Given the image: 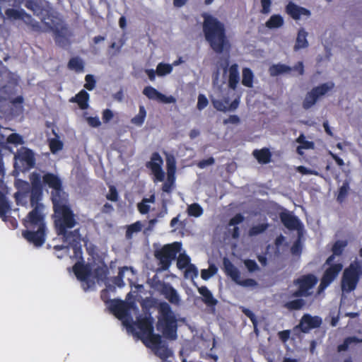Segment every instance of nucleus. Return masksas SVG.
<instances>
[{
  "label": "nucleus",
  "instance_id": "f257e3e1",
  "mask_svg": "<svg viewBox=\"0 0 362 362\" xmlns=\"http://www.w3.org/2000/svg\"><path fill=\"white\" fill-rule=\"evenodd\" d=\"M202 28L205 40L213 51L221 54L229 50L230 44L222 22L213 16L205 14Z\"/></svg>",
  "mask_w": 362,
  "mask_h": 362
},
{
  "label": "nucleus",
  "instance_id": "f03ea898",
  "mask_svg": "<svg viewBox=\"0 0 362 362\" xmlns=\"http://www.w3.org/2000/svg\"><path fill=\"white\" fill-rule=\"evenodd\" d=\"M52 219L56 233L62 239H69L72 230L78 224V216L64 201L54 202Z\"/></svg>",
  "mask_w": 362,
  "mask_h": 362
},
{
  "label": "nucleus",
  "instance_id": "7ed1b4c3",
  "mask_svg": "<svg viewBox=\"0 0 362 362\" xmlns=\"http://www.w3.org/2000/svg\"><path fill=\"white\" fill-rule=\"evenodd\" d=\"M158 316L156 329L168 339L175 340L177 337V320L170 305L166 302H160L158 307Z\"/></svg>",
  "mask_w": 362,
  "mask_h": 362
},
{
  "label": "nucleus",
  "instance_id": "20e7f679",
  "mask_svg": "<svg viewBox=\"0 0 362 362\" xmlns=\"http://www.w3.org/2000/svg\"><path fill=\"white\" fill-rule=\"evenodd\" d=\"M181 249L182 243L180 242H174L164 245L160 249L156 250L154 256L159 262L160 269L163 271L168 270L172 262L176 259Z\"/></svg>",
  "mask_w": 362,
  "mask_h": 362
},
{
  "label": "nucleus",
  "instance_id": "39448f33",
  "mask_svg": "<svg viewBox=\"0 0 362 362\" xmlns=\"http://www.w3.org/2000/svg\"><path fill=\"white\" fill-rule=\"evenodd\" d=\"M362 276V265L358 262H354L346 267L341 279V288L346 293L354 291Z\"/></svg>",
  "mask_w": 362,
  "mask_h": 362
},
{
  "label": "nucleus",
  "instance_id": "423d86ee",
  "mask_svg": "<svg viewBox=\"0 0 362 362\" xmlns=\"http://www.w3.org/2000/svg\"><path fill=\"white\" fill-rule=\"evenodd\" d=\"M136 327L140 330L139 338L144 344L151 341L158 344L160 340V335L153 333V318L149 316H139L136 319Z\"/></svg>",
  "mask_w": 362,
  "mask_h": 362
},
{
  "label": "nucleus",
  "instance_id": "0eeeda50",
  "mask_svg": "<svg viewBox=\"0 0 362 362\" xmlns=\"http://www.w3.org/2000/svg\"><path fill=\"white\" fill-rule=\"evenodd\" d=\"M318 279L313 274H303L293 280V284L298 288L291 294V297H308L313 294L311 290L317 284Z\"/></svg>",
  "mask_w": 362,
  "mask_h": 362
},
{
  "label": "nucleus",
  "instance_id": "6e6552de",
  "mask_svg": "<svg viewBox=\"0 0 362 362\" xmlns=\"http://www.w3.org/2000/svg\"><path fill=\"white\" fill-rule=\"evenodd\" d=\"M223 269L226 275L238 285L244 287H254L257 285V282L253 279H241L240 272L228 257L223 259Z\"/></svg>",
  "mask_w": 362,
  "mask_h": 362
},
{
  "label": "nucleus",
  "instance_id": "1a4fd4ad",
  "mask_svg": "<svg viewBox=\"0 0 362 362\" xmlns=\"http://www.w3.org/2000/svg\"><path fill=\"white\" fill-rule=\"evenodd\" d=\"M45 185L52 189L51 199L52 204L59 201H65V193L63 190L61 179L56 175L47 173L42 177Z\"/></svg>",
  "mask_w": 362,
  "mask_h": 362
},
{
  "label": "nucleus",
  "instance_id": "9d476101",
  "mask_svg": "<svg viewBox=\"0 0 362 362\" xmlns=\"http://www.w3.org/2000/svg\"><path fill=\"white\" fill-rule=\"evenodd\" d=\"M23 4L34 15L41 17L42 21L54 17L55 11L47 2L44 4L41 0H23Z\"/></svg>",
  "mask_w": 362,
  "mask_h": 362
},
{
  "label": "nucleus",
  "instance_id": "9b49d317",
  "mask_svg": "<svg viewBox=\"0 0 362 362\" xmlns=\"http://www.w3.org/2000/svg\"><path fill=\"white\" fill-rule=\"evenodd\" d=\"M52 26L50 29L53 31L54 35V41L59 45H64L67 41V37L70 35V30L66 24L64 23L62 18L57 16V13H54V17L49 18Z\"/></svg>",
  "mask_w": 362,
  "mask_h": 362
},
{
  "label": "nucleus",
  "instance_id": "f8f14e48",
  "mask_svg": "<svg viewBox=\"0 0 362 362\" xmlns=\"http://www.w3.org/2000/svg\"><path fill=\"white\" fill-rule=\"evenodd\" d=\"M334 86L332 82L325 83L316 87H314L310 92H308L303 102V107L305 110L310 109L313 106L317 100L325 95L327 93L331 90Z\"/></svg>",
  "mask_w": 362,
  "mask_h": 362
},
{
  "label": "nucleus",
  "instance_id": "ddd939ff",
  "mask_svg": "<svg viewBox=\"0 0 362 362\" xmlns=\"http://www.w3.org/2000/svg\"><path fill=\"white\" fill-rule=\"evenodd\" d=\"M26 217L23 219V225L28 229H35V228H46L45 221L44 208L40 205L33 207Z\"/></svg>",
  "mask_w": 362,
  "mask_h": 362
},
{
  "label": "nucleus",
  "instance_id": "4468645a",
  "mask_svg": "<svg viewBox=\"0 0 362 362\" xmlns=\"http://www.w3.org/2000/svg\"><path fill=\"white\" fill-rule=\"evenodd\" d=\"M42 188H30V185L28 182H23V187L22 190L16 193V197L18 200L20 198H26L30 194V203L32 207H35L38 205L41 206V208H44V205L40 203L42 199Z\"/></svg>",
  "mask_w": 362,
  "mask_h": 362
},
{
  "label": "nucleus",
  "instance_id": "2eb2a0df",
  "mask_svg": "<svg viewBox=\"0 0 362 362\" xmlns=\"http://www.w3.org/2000/svg\"><path fill=\"white\" fill-rule=\"evenodd\" d=\"M69 239L62 240L63 243H66V250L69 247L73 249L74 257L78 259L83 260V251L81 247V235L80 233V228L74 229L70 233Z\"/></svg>",
  "mask_w": 362,
  "mask_h": 362
},
{
  "label": "nucleus",
  "instance_id": "dca6fc26",
  "mask_svg": "<svg viewBox=\"0 0 362 362\" xmlns=\"http://www.w3.org/2000/svg\"><path fill=\"white\" fill-rule=\"evenodd\" d=\"M163 158L158 152H154L151 156V160L146 163L147 168L150 169L155 177V180L163 182L165 178V173L162 169Z\"/></svg>",
  "mask_w": 362,
  "mask_h": 362
},
{
  "label": "nucleus",
  "instance_id": "f3484780",
  "mask_svg": "<svg viewBox=\"0 0 362 362\" xmlns=\"http://www.w3.org/2000/svg\"><path fill=\"white\" fill-rule=\"evenodd\" d=\"M23 237L35 247H41L45 242L46 228H35L22 231Z\"/></svg>",
  "mask_w": 362,
  "mask_h": 362
},
{
  "label": "nucleus",
  "instance_id": "a211bd4d",
  "mask_svg": "<svg viewBox=\"0 0 362 362\" xmlns=\"http://www.w3.org/2000/svg\"><path fill=\"white\" fill-rule=\"evenodd\" d=\"M343 265L341 263L332 264L324 272L319 286L320 290L327 288L338 276L342 270Z\"/></svg>",
  "mask_w": 362,
  "mask_h": 362
},
{
  "label": "nucleus",
  "instance_id": "6ab92c4d",
  "mask_svg": "<svg viewBox=\"0 0 362 362\" xmlns=\"http://www.w3.org/2000/svg\"><path fill=\"white\" fill-rule=\"evenodd\" d=\"M159 291L164 296L170 303L179 305L180 304V297L177 290L170 284L164 281H158Z\"/></svg>",
  "mask_w": 362,
  "mask_h": 362
},
{
  "label": "nucleus",
  "instance_id": "aec40b11",
  "mask_svg": "<svg viewBox=\"0 0 362 362\" xmlns=\"http://www.w3.org/2000/svg\"><path fill=\"white\" fill-rule=\"evenodd\" d=\"M228 65V59H226L225 62L221 64V67L225 74L228 70V86L230 88L235 90L240 81L238 65L233 64L229 68Z\"/></svg>",
  "mask_w": 362,
  "mask_h": 362
},
{
  "label": "nucleus",
  "instance_id": "412c9836",
  "mask_svg": "<svg viewBox=\"0 0 362 362\" xmlns=\"http://www.w3.org/2000/svg\"><path fill=\"white\" fill-rule=\"evenodd\" d=\"M321 324L322 319L319 316L304 314L300 319L298 326L302 332L308 333L310 329L319 327Z\"/></svg>",
  "mask_w": 362,
  "mask_h": 362
},
{
  "label": "nucleus",
  "instance_id": "4be33fe9",
  "mask_svg": "<svg viewBox=\"0 0 362 362\" xmlns=\"http://www.w3.org/2000/svg\"><path fill=\"white\" fill-rule=\"evenodd\" d=\"M143 94L150 100H156L163 103H174L176 101L173 96H166L151 86L144 88Z\"/></svg>",
  "mask_w": 362,
  "mask_h": 362
},
{
  "label": "nucleus",
  "instance_id": "5701e85b",
  "mask_svg": "<svg viewBox=\"0 0 362 362\" xmlns=\"http://www.w3.org/2000/svg\"><path fill=\"white\" fill-rule=\"evenodd\" d=\"M279 218L284 226L288 230H300L302 228L299 218L288 211L281 212Z\"/></svg>",
  "mask_w": 362,
  "mask_h": 362
},
{
  "label": "nucleus",
  "instance_id": "b1692460",
  "mask_svg": "<svg viewBox=\"0 0 362 362\" xmlns=\"http://www.w3.org/2000/svg\"><path fill=\"white\" fill-rule=\"evenodd\" d=\"M145 345L147 347L152 349L154 351L155 354L163 361H165L173 355V351L168 349L167 344L163 343L161 337L159 343L155 344L149 341Z\"/></svg>",
  "mask_w": 362,
  "mask_h": 362
},
{
  "label": "nucleus",
  "instance_id": "393cba45",
  "mask_svg": "<svg viewBox=\"0 0 362 362\" xmlns=\"http://www.w3.org/2000/svg\"><path fill=\"white\" fill-rule=\"evenodd\" d=\"M286 12L295 21L300 18L301 16H310L311 12L306 8L298 6L293 2H289L286 6Z\"/></svg>",
  "mask_w": 362,
  "mask_h": 362
},
{
  "label": "nucleus",
  "instance_id": "a878e982",
  "mask_svg": "<svg viewBox=\"0 0 362 362\" xmlns=\"http://www.w3.org/2000/svg\"><path fill=\"white\" fill-rule=\"evenodd\" d=\"M110 310L119 319L124 318L128 314L127 304L121 300H110Z\"/></svg>",
  "mask_w": 362,
  "mask_h": 362
},
{
  "label": "nucleus",
  "instance_id": "bb28decb",
  "mask_svg": "<svg viewBox=\"0 0 362 362\" xmlns=\"http://www.w3.org/2000/svg\"><path fill=\"white\" fill-rule=\"evenodd\" d=\"M15 158L18 159L23 165H25L26 168L30 169L35 166V158L34 153L29 148H23L17 156H15Z\"/></svg>",
  "mask_w": 362,
  "mask_h": 362
},
{
  "label": "nucleus",
  "instance_id": "cd10ccee",
  "mask_svg": "<svg viewBox=\"0 0 362 362\" xmlns=\"http://www.w3.org/2000/svg\"><path fill=\"white\" fill-rule=\"evenodd\" d=\"M198 292L202 296V301L209 308H214L218 300L214 297L211 291L206 286L197 287Z\"/></svg>",
  "mask_w": 362,
  "mask_h": 362
},
{
  "label": "nucleus",
  "instance_id": "c85d7f7f",
  "mask_svg": "<svg viewBox=\"0 0 362 362\" xmlns=\"http://www.w3.org/2000/svg\"><path fill=\"white\" fill-rule=\"evenodd\" d=\"M89 98L88 93L85 90H81L74 97H72L69 101L76 103L81 110H86L88 107Z\"/></svg>",
  "mask_w": 362,
  "mask_h": 362
},
{
  "label": "nucleus",
  "instance_id": "c756f323",
  "mask_svg": "<svg viewBox=\"0 0 362 362\" xmlns=\"http://www.w3.org/2000/svg\"><path fill=\"white\" fill-rule=\"evenodd\" d=\"M73 271L76 278L81 281H87L90 274L88 267L81 262H76L74 265Z\"/></svg>",
  "mask_w": 362,
  "mask_h": 362
},
{
  "label": "nucleus",
  "instance_id": "7c9ffc66",
  "mask_svg": "<svg viewBox=\"0 0 362 362\" xmlns=\"http://www.w3.org/2000/svg\"><path fill=\"white\" fill-rule=\"evenodd\" d=\"M252 155L261 164H267L270 163L272 159V153L268 148H263L259 150L255 149L253 151Z\"/></svg>",
  "mask_w": 362,
  "mask_h": 362
},
{
  "label": "nucleus",
  "instance_id": "2f4dec72",
  "mask_svg": "<svg viewBox=\"0 0 362 362\" xmlns=\"http://www.w3.org/2000/svg\"><path fill=\"white\" fill-rule=\"evenodd\" d=\"M292 71V67L284 64H276L272 65L269 71L272 76H277L283 74L290 73Z\"/></svg>",
  "mask_w": 362,
  "mask_h": 362
},
{
  "label": "nucleus",
  "instance_id": "473e14b6",
  "mask_svg": "<svg viewBox=\"0 0 362 362\" xmlns=\"http://www.w3.org/2000/svg\"><path fill=\"white\" fill-rule=\"evenodd\" d=\"M307 36L308 33L303 28H300L298 30L296 44L294 46L295 50H298L300 49L306 48L308 47Z\"/></svg>",
  "mask_w": 362,
  "mask_h": 362
},
{
  "label": "nucleus",
  "instance_id": "72a5a7b5",
  "mask_svg": "<svg viewBox=\"0 0 362 362\" xmlns=\"http://www.w3.org/2000/svg\"><path fill=\"white\" fill-rule=\"evenodd\" d=\"M296 142L300 144L296 148V152L300 156L303 155V149H311L314 148V143L313 141H306L303 134H300L296 139Z\"/></svg>",
  "mask_w": 362,
  "mask_h": 362
},
{
  "label": "nucleus",
  "instance_id": "f704fd0d",
  "mask_svg": "<svg viewBox=\"0 0 362 362\" xmlns=\"http://www.w3.org/2000/svg\"><path fill=\"white\" fill-rule=\"evenodd\" d=\"M68 69L74 70L77 73H81L84 71V62L78 57H71L67 64Z\"/></svg>",
  "mask_w": 362,
  "mask_h": 362
},
{
  "label": "nucleus",
  "instance_id": "c9c22d12",
  "mask_svg": "<svg viewBox=\"0 0 362 362\" xmlns=\"http://www.w3.org/2000/svg\"><path fill=\"white\" fill-rule=\"evenodd\" d=\"M305 304L306 302L304 299L301 298H298L297 299L286 302L284 304V308H286L290 311L299 310H301L305 305Z\"/></svg>",
  "mask_w": 362,
  "mask_h": 362
},
{
  "label": "nucleus",
  "instance_id": "e433bc0d",
  "mask_svg": "<svg viewBox=\"0 0 362 362\" xmlns=\"http://www.w3.org/2000/svg\"><path fill=\"white\" fill-rule=\"evenodd\" d=\"M284 18L281 15H272L266 22V26L269 29L278 28L283 25Z\"/></svg>",
  "mask_w": 362,
  "mask_h": 362
},
{
  "label": "nucleus",
  "instance_id": "4c0bfd02",
  "mask_svg": "<svg viewBox=\"0 0 362 362\" xmlns=\"http://www.w3.org/2000/svg\"><path fill=\"white\" fill-rule=\"evenodd\" d=\"M254 74L250 68H244L243 69L242 83L247 88L252 87Z\"/></svg>",
  "mask_w": 362,
  "mask_h": 362
},
{
  "label": "nucleus",
  "instance_id": "58836bf2",
  "mask_svg": "<svg viewBox=\"0 0 362 362\" xmlns=\"http://www.w3.org/2000/svg\"><path fill=\"white\" fill-rule=\"evenodd\" d=\"M146 117V109L144 105H140L139 113L131 119V123L136 126L141 127L144 124Z\"/></svg>",
  "mask_w": 362,
  "mask_h": 362
},
{
  "label": "nucleus",
  "instance_id": "ea45409f",
  "mask_svg": "<svg viewBox=\"0 0 362 362\" xmlns=\"http://www.w3.org/2000/svg\"><path fill=\"white\" fill-rule=\"evenodd\" d=\"M352 343H362V339H358L356 337H348L344 339L342 344L338 345L337 351L339 352L347 351L349 345Z\"/></svg>",
  "mask_w": 362,
  "mask_h": 362
},
{
  "label": "nucleus",
  "instance_id": "a19ab883",
  "mask_svg": "<svg viewBox=\"0 0 362 362\" xmlns=\"http://www.w3.org/2000/svg\"><path fill=\"white\" fill-rule=\"evenodd\" d=\"M94 276L98 280V281L104 282L107 279V275L109 274V269L106 266L104 267H98L94 269Z\"/></svg>",
  "mask_w": 362,
  "mask_h": 362
},
{
  "label": "nucleus",
  "instance_id": "79ce46f5",
  "mask_svg": "<svg viewBox=\"0 0 362 362\" xmlns=\"http://www.w3.org/2000/svg\"><path fill=\"white\" fill-rule=\"evenodd\" d=\"M10 209V205L6 196L0 191V217L5 220L6 214Z\"/></svg>",
  "mask_w": 362,
  "mask_h": 362
},
{
  "label": "nucleus",
  "instance_id": "37998d69",
  "mask_svg": "<svg viewBox=\"0 0 362 362\" xmlns=\"http://www.w3.org/2000/svg\"><path fill=\"white\" fill-rule=\"evenodd\" d=\"M269 225L267 223H260L255 226H252L248 231V235L250 237H254L258 235L259 234L263 233L267 228Z\"/></svg>",
  "mask_w": 362,
  "mask_h": 362
},
{
  "label": "nucleus",
  "instance_id": "c03bdc74",
  "mask_svg": "<svg viewBox=\"0 0 362 362\" xmlns=\"http://www.w3.org/2000/svg\"><path fill=\"white\" fill-rule=\"evenodd\" d=\"M187 212L188 216L197 218L203 214L204 210L200 204L194 203L188 205Z\"/></svg>",
  "mask_w": 362,
  "mask_h": 362
},
{
  "label": "nucleus",
  "instance_id": "a18cd8bd",
  "mask_svg": "<svg viewBox=\"0 0 362 362\" xmlns=\"http://www.w3.org/2000/svg\"><path fill=\"white\" fill-rule=\"evenodd\" d=\"M347 240H337L332 248V252L337 256L341 255L344 248L347 246Z\"/></svg>",
  "mask_w": 362,
  "mask_h": 362
},
{
  "label": "nucleus",
  "instance_id": "49530a36",
  "mask_svg": "<svg viewBox=\"0 0 362 362\" xmlns=\"http://www.w3.org/2000/svg\"><path fill=\"white\" fill-rule=\"evenodd\" d=\"M190 263V258L185 254H181L179 255L177 259V267L179 269H183L187 268Z\"/></svg>",
  "mask_w": 362,
  "mask_h": 362
},
{
  "label": "nucleus",
  "instance_id": "de8ad7c7",
  "mask_svg": "<svg viewBox=\"0 0 362 362\" xmlns=\"http://www.w3.org/2000/svg\"><path fill=\"white\" fill-rule=\"evenodd\" d=\"M214 107L218 111L226 112L228 111L227 105L229 103V99L226 98L224 100H214L212 101Z\"/></svg>",
  "mask_w": 362,
  "mask_h": 362
},
{
  "label": "nucleus",
  "instance_id": "09e8293b",
  "mask_svg": "<svg viewBox=\"0 0 362 362\" xmlns=\"http://www.w3.org/2000/svg\"><path fill=\"white\" fill-rule=\"evenodd\" d=\"M5 13L8 18L9 19H21L22 18V13H24L23 9H14V8H7L5 11Z\"/></svg>",
  "mask_w": 362,
  "mask_h": 362
},
{
  "label": "nucleus",
  "instance_id": "8fccbe9b",
  "mask_svg": "<svg viewBox=\"0 0 362 362\" xmlns=\"http://www.w3.org/2000/svg\"><path fill=\"white\" fill-rule=\"evenodd\" d=\"M173 70V67L169 64L160 63L156 68V73L158 76H162L170 74Z\"/></svg>",
  "mask_w": 362,
  "mask_h": 362
},
{
  "label": "nucleus",
  "instance_id": "3c124183",
  "mask_svg": "<svg viewBox=\"0 0 362 362\" xmlns=\"http://www.w3.org/2000/svg\"><path fill=\"white\" fill-rule=\"evenodd\" d=\"M349 189V186L348 183H344L342 186L340 187V188L339 189V192L337 198V201L339 203H342L345 200L346 197L348 195Z\"/></svg>",
  "mask_w": 362,
  "mask_h": 362
},
{
  "label": "nucleus",
  "instance_id": "603ef678",
  "mask_svg": "<svg viewBox=\"0 0 362 362\" xmlns=\"http://www.w3.org/2000/svg\"><path fill=\"white\" fill-rule=\"evenodd\" d=\"M30 180L31 182L30 188H42L41 177L40 174L37 173H32Z\"/></svg>",
  "mask_w": 362,
  "mask_h": 362
},
{
  "label": "nucleus",
  "instance_id": "864d4df0",
  "mask_svg": "<svg viewBox=\"0 0 362 362\" xmlns=\"http://www.w3.org/2000/svg\"><path fill=\"white\" fill-rule=\"evenodd\" d=\"M166 168L167 172H176V160L173 155H167L166 156Z\"/></svg>",
  "mask_w": 362,
  "mask_h": 362
},
{
  "label": "nucleus",
  "instance_id": "5fc2aeb1",
  "mask_svg": "<svg viewBox=\"0 0 362 362\" xmlns=\"http://www.w3.org/2000/svg\"><path fill=\"white\" fill-rule=\"evenodd\" d=\"M63 148L62 142L58 139H52L49 141V148L52 153H55L57 151L62 150Z\"/></svg>",
  "mask_w": 362,
  "mask_h": 362
},
{
  "label": "nucleus",
  "instance_id": "6e6d98bb",
  "mask_svg": "<svg viewBox=\"0 0 362 362\" xmlns=\"http://www.w3.org/2000/svg\"><path fill=\"white\" fill-rule=\"evenodd\" d=\"M185 269V276L186 278H191L193 279L198 276V270L194 264H191Z\"/></svg>",
  "mask_w": 362,
  "mask_h": 362
},
{
  "label": "nucleus",
  "instance_id": "4d7b16f0",
  "mask_svg": "<svg viewBox=\"0 0 362 362\" xmlns=\"http://www.w3.org/2000/svg\"><path fill=\"white\" fill-rule=\"evenodd\" d=\"M86 83L84 88L88 90H92L95 87L96 81L94 76L91 74H87L85 77Z\"/></svg>",
  "mask_w": 362,
  "mask_h": 362
},
{
  "label": "nucleus",
  "instance_id": "13d9d810",
  "mask_svg": "<svg viewBox=\"0 0 362 362\" xmlns=\"http://www.w3.org/2000/svg\"><path fill=\"white\" fill-rule=\"evenodd\" d=\"M291 252L293 255H300L302 252V245L300 242V237L298 236V239L293 243L291 247Z\"/></svg>",
  "mask_w": 362,
  "mask_h": 362
},
{
  "label": "nucleus",
  "instance_id": "bf43d9fd",
  "mask_svg": "<svg viewBox=\"0 0 362 362\" xmlns=\"http://www.w3.org/2000/svg\"><path fill=\"white\" fill-rule=\"evenodd\" d=\"M7 141L9 144H15V145L23 144V137L20 134H18L17 133H12V134H11L8 136Z\"/></svg>",
  "mask_w": 362,
  "mask_h": 362
},
{
  "label": "nucleus",
  "instance_id": "052dcab7",
  "mask_svg": "<svg viewBox=\"0 0 362 362\" xmlns=\"http://www.w3.org/2000/svg\"><path fill=\"white\" fill-rule=\"evenodd\" d=\"M245 220V217L241 214H237L233 217H232L228 223V226H237L238 224L243 222Z\"/></svg>",
  "mask_w": 362,
  "mask_h": 362
},
{
  "label": "nucleus",
  "instance_id": "680f3d73",
  "mask_svg": "<svg viewBox=\"0 0 362 362\" xmlns=\"http://www.w3.org/2000/svg\"><path fill=\"white\" fill-rule=\"evenodd\" d=\"M217 271L214 266L210 267L209 269H202L201 271V277L204 280H208L211 278Z\"/></svg>",
  "mask_w": 362,
  "mask_h": 362
},
{
  "label": "nucleus",
  "instance_id": "e2e57ef3",
  "mask_svg": "<svg viewBox=\"0 0 362 362\" xmlns=\"http://www.w3.org/2000/svg\"><path fill=\"white\" fill-rule=\"evenodd\" d=\"M141 230V224L139 221H136L134 223L131 224L128 226L126 235L130 236L132 233L139 232Z\"/></svg>",
  "mask_w": 362,
  "mask_h": 362
},
{
  "label": "nucleus",
  "instance_id": "0e129e2a",
  "mask_svg": "<svg viewBox=\"0 0 362 362\" xmlns=\"http://www.w3.org/2000/svg\"><path fill=\"white\" fill-rule=\"evenodd\" d=\"M244 264L250 272H254L259 269L258 264L253 259H245Z\"/></svg>",
  "mask_w": 362,
  "mask_h": 362
},
{
  "label": "nucleus",
  "instance_id": "69168bd1",
  "mask_svg": "<svg viewBox=\"0 0 362 362\" xmlns=\"http://www.w3.org/2000/svg\"><path fill=\"white\" fill-rule=\"evenodd\" d=\"M209 104L208 99L204 94H199L198 95V101L197 107L199 110L204 109Z\"/></svg>",
  "mask_w": 362,
  "mask_h": 362
},
{
  "label": "nucleus",
  "instance_id": "338daca9",
  "mask_svg": "<svg viewBox=\"0 0 362 362\" xmlns=\"http://www.w3.org/2000/svg\"><path fill=\"white\" fill-rule=\"evenodd\" d=\"M106 198L112 202H117L118 200V192L114 186L110 187L109 193L107 194Z\"/></svg>",
  "mask_w": 362,
  "mask_h": 362
},
{
  "label": "nucleus",
  "instance_id": "774afa93",
  "mask_svg": "<svg viewBox=\"0 0 362 362\" xmlns=\"http://www.w3.org/2000/svg\"><path fill=\"white\" fill-rule=\"evenodd\" d=\"M215 163V160L213 157H209L207 159H203L200 161H199L197 166L203 169L209 165H213Z\"/></svg>",
  "mask_w": 362,
  "mask_h": 362
}]
</instances>
